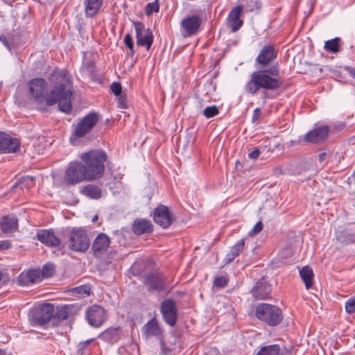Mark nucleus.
I'll return each mask as SVG.
<instances>
[{
	"mask_svg": "<svg viewBox=\"0 0 355 355\" xmlns=\"http://www.w3.org/2000/svg\"><path fill=\"white\" fill-rule=\"evenodd\" d=\"M0 41L2 42V44L10 51H11V48L9 45L8 42L7 41L6 37L4 35L0 36Z\"/></svg>",
	"mask_w": 355,
	"mask_h": 355,
	"instance_id": "49",
	"label": "nucleus"
},
{
	"mask_svg": "<svg viewBox=\"0 0 355 355\" xmlns=\"http://www.w3.org/2000/svg\"><path fill=\"white\" fill-rule=\"evenodd\" d=\"M260 114H261V110L259 108H256L255 110H254L253 115H252V122H256L259 119Z\"/></svg>",
	"mask_w": 355,
	"mask_h": 355,
	"instance_id": "46",
	"label": "nucleus"
},
{
	"mask_svg": "<svg viewBox=\"0 0 355 355\" xmlns=\"http://www.w3.org/2000/svg\"><path fill=\"white\" fill-rule=\"evenodd\" d=\"M340 38L335 37L330 40H327L324 43V49L331 53H337L339 50Z\"/></svg>",
	"mask_w": 355,
	"mask_h": 355,
	"instance_id": "33",
	"label": "nucleus"
},
{
	"mask_svg": "<svg viewBox=\"0 0 355 355\" xmlns=\"http://www.w3.org/2000/svg\"><path fill=\"white\" fill-rule=\"evenodd\" d=\"M159 6L157 3H149L146 6V14L150 15L153 12H158Z\"/></svg>",
	"mask_w": 355,
	"mask_h": 355,
	"instance_id": "43",
	"label": "nucleus"
},
{
	"mask_svg": "<svg viewBox=\"0 0 355 355\" xmlns=\"http://www.w3.org/2000/svg\"><path fill=\"white\" fill-rule=\"evenodd\" d=\"M134 27L136 32L137 46H144L148 50L153 42V35L149 28H146L143 23L135 21Z\"/></svg>",
	"mask_w": 355,
	"mask_h": 355,
	"instance_id": "9",
	"label": "nucleus"
},
{
	"mask_svg": "<svg viewBox=\"0 0 355 355\" xmlns=\"http://www.w3.org/2000/svg\"><path fill=\"white\" fill-rule=\"evenodd\" d=\"M2 87V82H0V88Z\"/></svg>",
	"mask_w": 355,
	"mask_h": 355,
	"instance_id": "55",
	"label": "nucleus"
},
{
	"mask_svg": "<svg viewBox=\"0 0 355 355\" xmlns=\"http://www.w3.org/2000/svg\"><path fill=\"white\" fill-rule=\"evenodd\" d=\"M121 85H120V83L116 82L112 83L111 85V90L115 96H120L121 93Z\"/></svg>",
	"mask_w": 355,
	"mask_h": 355,
	"instance_id": "44",
	"label": "nucleus"
},
{
	"mask_svg": "<svg viewBox=\"0 0 355 355\" xmlns=\"http://www.w3.org/2000/svg\"><path fill=\"white\" fill-rule=\"evenodd\" d=\"M142 334L146 338L152 336L159 338L162 335V330L157 320L152 319L146 323L142 329Z\"/></svg>",
	"mask_w": 355,
	"mask_h": 355,
	"instance_id": "21",
	"label": "nucleus"
},
{
	"mask_svg": "<svg viewBox=\"0 0 355 355\" xmlns=\"http://www.w3.org/2000/svg\"><path fill=\"white\" fill-rule=\"evenodd\" d=\"M277 57V53L272 46H264L256 58V62L262 67H266Z\"/></svg>",
	"mask_w": 355,
	"mask_h": 355,
	"instance_id": "15",
	"label": "nucleus"
},
{
	"mask_svg": "<svg viewBox=\"0 0 355 355\" xmlns=\"http://www.w3.org/2000/svg\"><path fill=\"white\" fill-rule=\"evenodd\" d=\"M27 272H21L19 277H17V284L20 286H28L32 284L31 281H29V277L27 275Z\"/></svg>",
	"mask_w": 355,
	"mask_h": 355,
	"instance_id": "38",
	"label": "nucleus"
},
{
	"mask_svg": "<svg viewBox=\"0 0 355 355\" xmlns=\"http://www.w3.org/2000/svg\"><path fill=\"white\" fill-rule=\"evenodd\" d=\"M87 172V176L91 180L101 178L105 171V162L107 154L102 150H92L83 153L80 156Z\"/></svg>",
	"mask_w": 355,
	"mask_h": 355,
	"instance_id": "3",
	"label": "nucleus"
},
{
	"mask_svg": "<svg viewBox=\"0 0 355 355\" xmlns=\"http://www.w3.org/2000/svg\"><path fill=\"white\" fill-rule=\"evenodd\" d=\"M53 314V307L49 304L32 310L29 313L28 318L32 324L42 326L48 323L51 320Z\"/></svg>",
	"mask_w": 355,
	"mask_h": 355,
	"instance_id": "8",
	"label": "nucleus"
},
{
	"mask_svg": "<svg viewBox=\"0 0 355 355\" xmlns=\"http://www.w3.org/2000/svg\"><path fill=\"white\" fill-rule=\"evenodd\" d=\"M349 71L351 76H352L354 78H355V69H350Z\"/></svg>",
	"mask_w": 355,
	"mask_h": 355,
	"instance_id": "51",
	"label": "nucleus"
},
{
	"mask_svg": "<svg viewBox=\"0 0 355 355\" xmlns=\"http://www.w3.org/2000/svg\"><path fill=\"white\" fill-rule=\"evenodd\" d=\"M92 340H87L85 343L83 344V347L86 346L88 343L91 342Z\"/></svg>",
	"mask_w": 355,
	"mask_h": 355,
	"instance_id": "53",
	"label": "nucleus"
},
{
	"mask_svg": "<svg viewBox=\"0 0 355 355\" xmlns=\"http://www.w3.org/2000/svg\"><path fill=\"white\" fill-rule=\"evenodd\" d=\"M252 295L259 300L266 299L269 296L270 288L262 282H257L252 290Z\"/></svg>",
	"mask_w": 355,
	"mask_h": 355,
	"instance_id": "26",
	"label": "nucleus"
},
{
	"mask_svg": "<svg viewBox=\"0 0 355 355\" xmlns=\"http://www.w3.org/2000/svg\"><path fill=\"white\" fill-rule=\"evenodd\" d=\"M1 225L4 233L12 232L17 227V219L15 216L3 217Z\"/></svg>",
	"mask_w": 355,
	"mask_h": 355,
	"instance_id": "28",
	"label": "nucleus"
},
{
	"mask_svg": "<svg viewBox=\"0 0 355 355\" xmlns=\"http://www.w3.org/2000/svg\"><path fill=\"white\" fill-rule=\"evenodd\" d=\"M263 229V224L261 221L257 222L252 229L248 232L250 236H254L259 233Z\"/></svg>",
	"mask_w": 355,
	"mask_h": 355,
	"instance_id": "41",
	"label": "nucleus"
},
{
	"mask_svg": "<svg viewBox=\"0 0 355 355\" xmlns=\"http://www.w3.org/2000/svg\"><path fill=\"white\" fill-rule=\"evenodd\" d=\"M161 311L164 321L170 326L175 325L177 314L173 302L171 300H164L162 304Z\"/></svg>",
	"mask_w": 355,
	"mask_h": 355,
	"instance_id": "12",
	"label": "nucleus"
},
{
	"mask_svg": "<svg viewBox=\"0 0 355 355\" xmlns=\"http://www.w3.org/2000/svg\"><path fill=\"white\" fill-rule=\"evenodd\" d=\"M227 284V279L224 276H220L215 279L214 285L216 287L223 288L225 287Z\"/></svg>",
	"mask_w": 355,
	"mask_h": 355,
	"instance_id": "42",
	"label": "nucleus"
},
{
	"mask_svg": "<svg viewBox=\"0 0 355 355\" xmlns=\"http://www.w3.org/2000/svg\"><path fill=\"white\" fill-rule=\"evenodd\" d=\"M89 246V239L83 228L73 229L69 235V248L73 251L84 252Z\"/></svg>",
	"mask_w": 355,
	"mask_h": 355,
	"instance_id": "7",
	"label": "nucleus"
},
{
	"mask_svg": "<svg viewBox=\"0 0 355 355\" xmlns=\"http://www.w3.org/2000/svg\"><path fill=\"white\" fill-rule=\"evenodd\" d=\"M26 272L32 284L39 282L41 279V272L39 270H29Z\"/></svg>",
	"mask_w": 355,
	"mask_h": 355,
	"instance_id": "34",
	"label": "nucleus"
},
{
	"mask_svg": "<svg viewBox=\"0 0 355 355\" xmlns=\"http://www.w3.org/2000/svg\"><path fill=\"white\" fill-rule=\"evenodd\" d=\"M153 220L156 224L165 229L171 225L173 218L168 208L159 205L154 209Z\"/></svg>",
	"mask_w": 355,
	"mask_h": 355,
	"instance_id": "11",
	"label": "nucleus"
},
{
	"mask_svg": "<svg viewBox=\"0 0 355 355\" xmlns=\"http://www.w3.org/2000/svg\"><path fill=\"white\" fill-rule=\"evenodd\" d=\"M218 114V107L216 105L209 106L203 110V114L207 118L213 117Z\"/></svg>",
	"mask_w": 355,
	"mask_h": 355,
	"instance_id": "37",
	"label": "nucleus"
},
{
	"mask_svg": "<svg viewBox=\"0 0 355 355\" xmlns=\"http://www.w3.org/2000/svg\"><path fill=\"white\" fill-rule=\"evenodd\" d=\"M345 311L349 314L355 313V295L345 302Z\"/></svg>",
	"mask_w": 355,
	"mask_h": 355,
	"instance_id": "35",
	"label": "nucleus"
},
{
	"mask_svg": "<svg viewBox=\"0 0 355 355\" xmlns=\"http://www.w3.org/2000/svg\"><path fill=\"white\" fill-rule=\"evenodd\" d=\"M81 193L91 198L97 200L102 196V191L100 187L94 184H88L81 189Z\"/></svg>",
	"mask_w": 355,
	"mask_h": 355,
	"instance_id": "27",
	"label": "nucleus"
},
{
	"mask_svg": "<svg viewBox=\"0 0 355 355\" xmlns=\"http://www.w3.org/2000/svg\"><path fill=\"white\" fill-rule=\"evenodd\" d=\"M65 180L69 184H76L83 181H92L83 163L71 162L65 171Z\"/></svg>",
	"mask_w": 355,
	"mask_h": 355,
	"instance_id": "6",
	"label": "nucleus"
},
{
	"mask_svg": "<svg viewBox=\"0 0 355 355\" xmlns=\"http://www.w3.org/2000/svg\"><path fill=\"white\" fill-rule=\"evenodd\" d=\"M132 228L133 232L137 235L150 233L153 231V225L150 221L145 219H136Z\"/></svg>",
	"mask_w": 355,
	"mask_h": 355,
	"instance_id": "22",
	"label": "nucleus"
},
{
	"mask_svg": "<svg viewBox=\"0 0 355 355\" xmlns=\"http://www.w3.org/2000/svg\"><path fill=\"white\" fill-rule=\"evenodd\" d=\"M0 355H6L5 352L3 350L0 349Z\"/></svg>",
	"mask_w": 355,
	"mask_h": 355,
	"instance_id": "54",
	"label": "nucleus"
},
{
	"mask_svg": "<svg viewBox=\"0 0 355 355\" xmlns=\"http://www.w3.org/2000/svg\"><path fill=\"white\" fill-rule=\"evenodd\" d=\"M37 239L46 246L57 247L60 245V239L55 236L53 231L42 230L37 233Z\"/></svg>",
	"mask_w": 355,
	"mask_h": 355,
	"instance_id": "18",
	"label": "nucleus"
},
{
	"mask_svg": "<svg viewBox=\"0 0 355 355\" xmlns=\"http://www.w3.org/2000/svg\"><path fill=\"white\" fill-rule=\"evenodd\" d=\"M51 89L49 92L47 82L43 78H34L28 83L31 97L37 103H46L51 106L58 103L59 109L64 113L71 111V96L72 82L71 75L66 71L56 69L49 78Z\"/></svg>",
	"mask_w": 355,
	"mask_h": 355,
	"instance_id": "1",
	"label": "nucleus"
},
{
	"mask_svg": "<svg viewBox=\"0 0 355 355\" xmlns=\"http://www.w3.org/2000/svg\"><path fill=\"white\" fill-rule=\"evenodd\" d=\"M10 247V243L8 241H2L0 243V250H5Z\"/></svg>",
	"mask_w": 355,
	"mask_h": 355,
	"instance_id": "48",
	"label": "nucleus"
},
{
	"mask_svg": "<svg viewBox=\"0 0 355 355\" xmlns=\"http://www.w3.org/2000/svg\"><path fill=\"white\" fill-rule=\"evenodd\" d=\"M200 19L197 15L188 16L181 21L184 36H191L197 33L200 26Z\"/></svg>",
	"mask_w": 355,
	"mask_h": 355,
	"instance_id": "13",
	"label": "nucleus"
},
{
	"mask_svg": "<svg viewBox=\"0 0 355 355\" xmlns=\"http://www.w3.org/2000/svg\"><path fill=\"white\" fill-rule=\"evenodd\" d=\"M242 10L243 7L238 6L233 8L228 15L227 25L232 32L237 31L243 25V22L240 19Z\"/></svg>",
	"mask_w": 355,
	"mask_h": 355,
	"instance_id": "17",
	"label": "nucleus"
},
{
	"mask_svg": "<svg viewBox=\"0 0 355 355\" xmlns=\"http://www.w3.org/2000/svg\"><path fill=\"white\" fill-rule=\"evenodd\" d=\"M255 315L259 320L272 327L278 325L283 320L282 310L270 304L261 303L257 305Z\"/></svg>",
	"mask_w": 355,
	"mask_h": 355,
	"instance_id": "4",
	"label": "nucleus"
},
{
	"mask_svg": "<svg viewBox=\"0 0 355 355\" xmlns=\"http://www.w3.org/2000/svg\"><path fill=\"white\" fill-rule=\"evenodd\" d=\"M260 154V151L258 148H255L254 150H253L252 152L249 153L248 154V157L250 159H256L259 157Z\"/></svg>",
	"mask_w": 355,
	"mask_h": 355,
	"instance_id": "47",
	"label": "nucleus"
},
{
	"mask_svg": "<svg viewBox=\"0 0 355 355\" xmlns=\"http://www.w3.org/2000/svg\"><path fill=\"white\" fill-rule=\"evenodd\" d=\"M124 334L120 327H111L102 332L99 337L104 341L114 343L119 340Z\"/></svg>",
	"mask_w": 355,
	"mask_h": 355,
	"instance_id": "20",
	"label": "nucleus"
},
{
	"mask_svg": "<svg viewBox=\"0 0 355 355\" xmlns=\"http://www.w3.org/2000/svg\"><path fill=\"white\" fill-rule=\"evenodd\" d=\"M327 158L326 153H321L318 155V160L320 163H323Z\"/></svg>",
	"mask_w": 355,
	"mask_h": 355,
	"instance_id": "50",
	"label": "nucleus"
},
{
	"mask_svg": "<svg viewBox=\"0 0 355 355\" xmlns=\"http://www.w3.org/2000/svg\"><path fill=\"white\" fill-rule=\"evenodd\" d=\"M144 284L151 291H160L164 286L163 278L157 272L148 274L145 278Z\"/></svg>",
	"mask_w": 355,
	"mask_h": 355,
	"instance_id": "19",
	"label": "nucleus"
},
{
	"mask_svg": "<svg viewBox=\"0 0 355 355\" xmlns=\"http://www.w3.org/2000/svg\"><path fill=\"white\" fill-rule=\"evenodd\" d=\"M279 76V69L277 64L267 69L254 71L245 85V90L249 93L255 94L260 88L277 89L282 85Z\"/></svg>",
	"mask_w": 355,
	"mask_h": 355,
	"instance_id": "2",
	"label": "nucleus"
},
{
	"mask_svg": "<svg viewBox=\"0 0 355 355\" xmlns=\"http://www.w3.org/2000/svg\"><path fill=\"white\" fill-rule=\"evenodd\" d=\"M280 350L279 345L276 344L270 345L261 347L257 355H279Z\"/></svg>",
	"mask_w": 355,
	"mask_h": 355,
	"instance_id": "32",
	"label": "nucleus"
},
{
	"mask_svg": "<svg viewBox=\"0 0 355 355\" xmlns=\"http://www.w3.org/2000/svg\"><path fill=\"white\" fill-rule=\"evenodd\" d=\"M110 243V238L105 234H100L94 240L92 249L94 253H101L107 250Z\"/></svg>",
	"mask_w": 355,
	"mask_h": 355,
	"instance_id": "23",
	"label": "nucleus"
},
{
	"mask_svg": "<svg viewBox=\"0 0 355 355\" xmlns=\"http://www.w3.org/2000/svg\"><path fill=\"white\" fill-rule=\"evenodd\" d=\"M245 245V240L243 239L237 241V243L232 247L230 251L224 259L225 263H229L232 261L236 257L239 255L241 252L243 250Z\"/></svg>",
	"mask_w": 355,
	"mask_h": 355,
	"instance_id": "25",
	"label": "nucleus"
},
{
	"mask_svg": "<svg viewBox=\"0 0 355 355\" xmlns=\"http://www.w3.org/2000/svg\"><path fill=\"white\" fill-rule=\"evenodd\" d=\"M98 121V115L95 112H89L83 117L76 125L72 126V135L70 140L82 138L91 132Z\"/></svg>",
	"mask_w": 355,
	"mask_h": 355,
	"instance_id": "5",
	"label": "nucleus"
},
{
	"mask_svg": "<svg viewBox=\"0 0 355 355\" xmlns=\"http://www.w3.org/2000/svg\"><path fill=\"white\" fill-rule=\"evenodd\" d=\"M103 0H85V12L87 17L95 16L103 5Z\"/></svg>",
	"mask_w": 355,
	"mask_h": 355,
	"instance_id": "24",
	"label": "nucleus"
},
{
	"mask_svg": "<svg viewBox=\"0 0 355 355\" xmlns=\"http://www.w3.org/2000/svg\"><path fill=\"white\" fill-rule=\"evenodd\" d=\"M56 315L60 320H66L68 318V308L62 306L58 309Z\"/></svg>",
	"mask_w": 355,
	"mask_h": 355,
	"instance_id": "40",
	"label": "nucleus"
},
{
	"mask_svg": "<svg viewBox=\"0 0 355 355\" xmlns=\"http://www.w3.org/2000/svg\"><path fill=\"white\" fill-rule=\"evenodd\" d=\"M300 275L305 284L306 288H310L312 286V278L313 276L312 269L306 266L300 270Z\"/></svg>",
	"mask_w": 355,
	"mask_h": 355,
	"instance_id": "30",
	"label": "nucleus"
},
{
	"mask_svg": "<svg viewBox=\"0 0 355 355\" xmlns=\"http://www.w3.org/2000/svg\"><path fill=\"white\" fill-rule=\"evenodd\" d=\"M97 219H98V216H97V215H95V216L93 217V218H92V222H95V221H96V220H97Z\"/></svg>",
	"mask_w": 355,
	"mask_h": 355,
	"instance_id": "52",
	"label": "nucleus"
},
{
	"mask_svg": "<svg viewBox=\"0 0 355 355\" xmlns=\"http://www.w3.org/2000/svg\"><path fill=\"white\" fill-rule=\"evenodd\" d=\"M34 177L26 175L21 178L13 186V187H19L21 189H28L35 184Z\"/></svg>",
	"mask_w": 355,
	"mask_h": 355,
	"instance_id": "31",
	"label": "nucleus"
},
{
	"mask_svg": "<svg viewBox=\"0 0 355 355\" xmlns=\"http://www.w3.org/2000/svg\"><path fill=\"white\" fill-rule=\"evenodd\" d=\"M88 323L94 327H99L105 320V312L103 307L93 305L86 312Z\"/></svg>",
	"mask_w": 355,
	"mask_h": 355,
	"instance_id": "10",
	"label": "nucleus"
},
{
	"mask_svg": "<svg viewBox=\"0 0 355 355\" xmlns=\"http://www.w3.org/2000/svg\"><path fill=\"white\" fill-rule=\"evenodd\" d=\"M328 132V126H320L307 132L304 136V139L307 142L320 143L327 139Z\"/></svg>",
	"mask_w": 355,
	"mask_h": 355,
	"instance_id": "16",
	"label": "nucleus"
},
{
	"mask_svg": "<svg viewBox=\"0 0 355 355\" xmlns=\"http://www.w3.org/2000/svg\"><path fill=\"white\" fill-rule=\"evenodd\" d=\"M124 44L127 46V48L129 49L130 51L131 55H133L134 51V44H133V40L130 34H126L124 37Z\"/></svg>",
	"mask_w": 355,
	"mask_h": 355,
	"instance_id": "39",
	"label": "nucleus"
},
{
	"mask_svg": "<svg viewBox=\"0 0 355 355\" xmlns=\"http://www.w3.org/2000/svg\"><path fill=\"white\" fill-rule=\"evenodd\" d=\"M69 291L71 296L78 298H85L90 295L91 286L89 284H83L72 288Z\"/></svg>",
	"mask_w": 355,
	"mask_h": 355,
	"instance_id": "29",
	"label": "nucleus"
},
{
	"mask_svg": "<svg viewBox=\"0 0 355 355\" xmlns=\"http://www.w3.org/2000/svg\"><path fill=\"white\" fill-rule=\"evenodd\" d=\"M118 105L120 108H126L127 107L126 98L123 96H119Z\"/></svg>",
	"mask_w": 355,
	"mask_h": 355,
	"instance_id": "45",
	"label": "nucleus"
},
{
	"mask_svg": "<svg viewBox=\"0 0 355 355\" xmlns=\"http://www.w3.org/2000/svg\"><path fill=\"white\" fill-rule=\"evenodd\" d=\"M54 272V265L52 263L45 264L42 270V275L44 277H51Z\"/></svg>",
	"mask_w": 355,
	"mask_h": 355,
	"instance_id": "36",
	"label": "nucleus"
},
{
	"mask_svg": "<svg viewBox=\"0 0 355 355\" xmlns=\"http://www.w3.org/2000/svg\"><path fill=\"white\" fill-rule=\"evenodd\" d=\"M19 141L6 133H0V153H15L19 148Z\"/></svg>",
	"mask_w": 355,
	"mask_h": 355,
	"instance_id": "14",
	"label": "nucleus"
}]
</instances>
